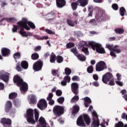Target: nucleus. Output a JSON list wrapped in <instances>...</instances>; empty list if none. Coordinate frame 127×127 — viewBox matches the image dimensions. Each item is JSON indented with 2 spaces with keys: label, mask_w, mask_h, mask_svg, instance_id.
<instances>
[{
  "label": "nucleus",
  "mask_w": 127,
  "mask_h": 127,
  "mask_svg": "<svg viewBox=\"0 0 127 127\" xmlns=\"http://www.w3.org/2000/svg\"><path fill=\"white\" fill-rule=\"evenodd\" d=\"M43 66V61L41 60H39L34 64L33 68L34 71H40L42 69Z\"/></svg>",
  "instance_id": "7"
},
{
  "label": "nucleus",
  "mask_w": 127,
  "mask_h": 127,
  "mask_svg": "<svg viewBox=\"0 0 127 127\" xmlns=\"http://www.w3.org/2000/svg\"><path fill=\"white\" fill-rule=\"evenodd\" d=\"M106 47L107 48H108V49H109V50H112L113 51V50L114 49V47H113L112 45H106Z\"/></svg>",
  "instance_id": "63"
},
{
  "label": "nucleus",
  "mask_w": 127,
  "mask_h": 127,
  "mask_svg": "<svg viewBox=\"0 0 127 127\" xmlns=\"http://www.w3.org/2000/svg\"><path fill=\"white\" fill-rule=\"evenodd\" d=\"M53 113L55 116L59 117L64 114V107L59 105H56L53 108Z\"/></svg>",
  "instance_id": "4"
},
{
  "label": "nucleus",
  "mask_w": 127,
  "mask_h": 127,
  "mask_svg": "<svg viewBox=\"0 0 127 127\" xmlns=\"http://www.w3.org/2000/svg\"><path fill=\"white\" fill-rule=\"evenodd\" d=\"M18 22L25 27H26L27 26L30 27V28H32V29H35L36 28L34 23L30 21H28L27 18H22V20L19 21Z\"/></svg>",
  "instance_id": "3"
},
{
  "label": "nucleus",
  "mask_w": 127,
  "mask_h": 127,
  "mask_svg": "<svg viewBox=\"0 0 127 127\" xmlns=\"http://www.w3.org/2000/svg\"><path fill=\"white\" fill-rule=\"evenodd\" d=\"M117 47H119V46H118V45L115 46L113 47V49L112 51H113L114 52H116L118 54L121 53V52H122V51L120 49H117Z\"/></svg>",
  "instance_id": "47"
},
{
  "label": "nucleus",
  "mask_w": 127,
  "mask_h": 127,
  "mask_svg": "<svg viewBox=\"0 0 127 127\" xmlns=\"http://www.w3.org/2000/svg\"><path fill=\"white\" fill-rule=\"evenodd\" d=\"M3 21H7V22H12V23H14V22H16L17 20L13 17H11L8 19L6 18H3L0 20V23H1Z\"/></svg>",
  "instance_id": "18"
},
{
  "label": "nucleus",
  "mask_w": 127,
  "mask_h": 127,
  "mask_svg": "<svg viewBox=\"0 0 127 127\" xmlns=\"http://www.w3.org/2000/svg\"><path fill=\"white\" fill-rule=\"evenodd\" d=\"M50 61L51 63H55V61H56V55L54 53H52L50 57Z\"/></svg>",
  "instance_id": "26"
},
{
  "label": "nucleus",
  "mask_w": 127,
  "mask_h": 127,
  "mask_svg": "<svg viewBox=\"0 0 127 127\" xmlns=\"http://www.w3.org/2000/svg\"><path fill=\"white\" fill-rule=\"evenodd\" d=\"M71 89L72 93L74 95H78L79 94V84L77 82H73L71 84Z\"/></svg>",
  "instance_id": "11"
},
{
  "label": "nucleus",
  "mask_w": 127,
  "mask_h": 127,
  "mask_svg": "<svg viewBox=\"0 0 127 127\" xmlns=\"http://www.w3.org/2000/svg\"><path fill=\"white\" fill-rule=\"evenodd\" d=\"M79 47H82V48H84L85 46H88V44L87 43V42L82 41L79 44Z\"/></svg>",
  "instance_id": "46"
},
{
  "label": "nucleus",
  "mask_w": 127,
  "mask_h": 127,
  "mask_svg": "<svg viewBox=\"0 0 127 127\" xmlns=\"http://www.w3.org/2000/svg\"><path fill=\"white\" fill-rule=\"evenodd\" d=\"M88 45L91 46L93 50H96V52H97V53H99L100 54H106L105 49H104V48L102 47V45L100 44H98L95 42H89Z\"/></svg>",
  "instance_id": "2"
},
{
  "label": "nucleus",
  "mask_w": 127,
  "mask_h": 127,
  "mask_svg": "<svg viewBox=\"0 0 127 127\" xmlns=\"http://www.w3.org/2000/svg\"><path fill=\"white\" fill-rule=\"evenodd\" d=\"M13 82L16 84V85L18 87L23 82V79L19 76L18 75H14L13 79Z\"/></svg>",
  "instance_id": "12"
},
{
  "label": "nucleus",
  "mask_w": 127,
  "mask_h": 127,
  "mask_svg": "<svg viewBox=\"0 0 127 127\" xmlns=\"http://www.w3.org/2000/svg\"><path fill=\"white\" fill-rule=\"evenodd\" d=\"M106 68V63L103 61H100L98 62L95 66L96 71L97 72H101V71H103Z\"/></svg>",
  "instance_id": "8"
},
{
  "label": "nucleus",
  "mask_w": 127,
  "mask_h": 127,
  "mask_svg": "<svg viewBox=\"0 0 127 127\" xmlns=\"http://www.w3.org/2000/svg\"><path fill=\"white\" fill-rule=\"evenodd\" d=\"M27 121L30 124H35V120L33 119V110L29 109L27 110Z\"/></svg>",
  "instance_id": "5"
},
{
  "label": "nucleus",
  "mask_w": 127,
  "mask_h": 127,
  "mask_svg": "<svg viewBox=\"0 0 127 127\" xmlns=\"http://www.w3.org/2000/svg\"><path fill=\"white\" fill-rule=\"evenodd\" d=\"M45 31H46V33H48V34H55V32L50 29H45Z\"/></svg>",
  "instance_id": "57"
},
{
  "label": "nucleus",
  "mask_w": 127,
  "mask_h": 127,
  "mask_svg": "<svg viewBox=\"0 0 127 127\" xmlns=\"http://www.w3.org/2000/svg\"><path fill=\"white\" fill-rule=\"evenodd\" d=\"M16 97H17V93L15 92H12L9 94V100H14Z\"/></svg>",
  "instance_id": "33"
},
{
  "label": "nucleus",
  "mask_w": 127,
  "mask_h": 127,
  "mask_svg": "<svg viewBox=\"0 0 127 127\" xmlns=\"http://www.w3.org/2000/svg\"><path fill=\"white\" fill-rule=\"evenodd\" d=\"M115 32L117 34H123L125 32V29L122 28H117L115 29Z\"/></svg>",
  "instance_id": "29"
},
{
  "label": "nucleus",
  "mask_w": 127,
  "mask_h": 127,
  "mask_svg": "<svg viewBox=\"0 0 127 127\" xmlns=\"http://www.w3.org/2000/svg\"><path fill=\"white\" fill-rule=\"evenodd\" d=\"M17 24L19 25V27H20L19 34L23 36V37H27V33L24 31V29H26V30H30V27H28L27 26L24 27L19 22H17Z\"/></svg>",
  "instance_id": "6"
},
{
  "label": "nucleus",
  "mask_w": 127,
  "mask_h": 127,
  "mask_svg": "<svg viewBox=\"0 0 127 127\" xmlns=\"http://www.w3.org/2000/svg\"><path fill=\"white\" fill-rule=\"evenodd\" d=\"M73 110H72V115H76L80 110V108L77 105L73 106Z\"/></svg>",
  "instance_id": "31"
},
{
  "label": "nucleus",
  "mask_w": 127,
  "mask_h": 127,
  "mask_svg": "<svg viewBox=\"0 0 127 127\" xmlns=\"http://www.w3.org/2000/svg\"><path fill=\"white\" fill-rule=\"evenodd\" d=\"M66 22L69 26H71V27H73V26H75V22L72 20H71L70 19H68L66 20Z\"/></svg>",
  "instance_id": "35"
},
{
  "label": "nucleus",
  "mask_w": 127,
  "mask_h": 127,
  "mask_svg": "<svg viewBox=\"0 0 127 127\" xmlns=\"http://www.w3.org/2000/svg\"><path fill=\"white\" fill-rule=\"evenodd\" d=\"M64 60V59L63 58V57H62V56H58L57 57V62H58V63H62Z\"/></svg>",
  "instance_id": "40"
},
{
  "label": "nucleus",
  "mask_w": 127,
  "mask_h": 127,
  "mask_svg": "<svg viewBox=\"0 0 127 127\" xmlns=\"http://www.w3.org/2000/svg\"><path fill=\"white\" fill-rule=\"evenodd\" d=\"M16 69L18 72H21L22 70L21 69V67H20V63L18 62L16 64Z\"/></svg>",
  "instance_id": "45"
},
{
  "label": "nucleus",
  "mask_w": 127,
  "mask_h": 127,
  "mask_svg": "<svg viewBox=\"0 0 127 127\" xmlns=\"http://www.w3.org/2000/svg\"><path fill=\"white\" fill-rule=\"evenodd\" d=\"M84 106L86 108H88L90 106V104L92 103V100L88 97H86L84 98Z\"/></svg>",
  "instance_id": "21"
},
{
  "label": "nucleus",
  "mask_w": 127,
  "mask_h": 127,
  "mask_svg": "<svg viewBox=\"0 0 127 127\" xmlns=\"http://www.w3.org/2000/svg\"><path fill=\"white\" fill-rule=\"evenodd\" d=\"M64 80L66 82V83H70L71 81V77L69 75H66L64 78Z\"/></svg>",
  "instance_id": "54"
},
{
  "label": "nucleus",
  "mask_w": 127,
  "mask_h": 127,
  "mask_svg": "<svg viewBox=\"0 0 127 127\" xmlns=\"http://www.w3.org/2000/svg\"><path fill=\"white\" fill-rule=\"evenodd\" d=\"M64 73L66 76H69V75L72 73V70L68 67H65L64 69Z\"/></svg>",
  "instance_id": "38"
},
{
  "label": "nucleus",
  "mask_w": 127,
  "mask_h": 127,
  "mask_svg": "<svg viewBox=\"0 0 127 127\" xmlns=\"http://www.w3.org/2000/svg\"><path fill=\"white\" fill-rule=\"evenodd\" d=\"M56 4L58 7L61 8L66 5V1L65 0H56Z\"/></svg>",
  "instance_id": "17"
},
{
  "label": "nucleus",
  "mask_w": 127,
  "mask_h": 127,
  "mask_svg": "<svg viewBox=\"0 0 127 127\" xmlns=\"http://www.w3.org/2000/svg\"><path fill=\"white\" fill-rule=\"evenodd\" d=\"M34 50L36 52H37L38 51H40V50H41V46H38L35 47Z\"/></svg>",
  "instance_id": "61"
},
{
  "label": "nucleus",
  "mask_w": 127,
  "mask_h": 127,
  "mask_svg": "<svg viewBox=\"0 0 127 127\" xmlns=\"http://www.w3.org/2000/svg\"><path fill=\"white\" fill-rule=\"evenodd\" d=\"M77 1L79 3H80V6H86L87 4H88V2H89V0H77Z\"/></svg>",
  "instance_id": "24"
},
{
  "label": "nucleus",
  "mask_w": 127,
  "mask_h": 127,
  "mask_svg": "<svg viewBox=\"0 0 127 127\" xmlns=\"http://www.w3.org/2000/svg\"><path fill=\"white\" fill-rule=\"evenodd\" d=\"M13 104L16 107V108H18L20 107L21 105V102L18 99H14L13 100Z\"/></svg>",
  "instance_id": "23"
},
{
  "label": "nucleus",
  "mask_w": 127,
  "mask_h": 127,
  "mask_svg": "<svg viewBox=\"0 0 127 127\" xmlns=\"http://www.w3.org/2000/svg\"><path fill=\"white\" fill-rule=\"evenodd\" d=\"M64 101H65V99L63 97H60L57 99V102L59 104H63L64 103Z\"/></svg>",
  "instance_id": "49"
},
{
  "label": "nucleus",
  "mask_w": 127,
  "mask_h": 127,
  "mask_svg": "<svg viewBox=\"0 0 127 127\" xmlns=\"http://www.w3.org/2000/svg\"><path fill=\"white\" fill-rule=\"evenodd\" d=\"M21 92H27L28 91V84L23 81L19 86Z\"/></svg>",
  "instance_id": "15"
},
{
  "label": "nucleus",
  "mask_w": 127,
  "mask_h": 127,
  "mask_svg": "<svg viewBox=\"0 0 127 127\" xmlns=\"http://www.w3.org/2000/svg\"><path fill=\"white\" fill-rule=\"evenodd\" d=\"M56 94L58 97H60L62 96V91L61 90L58 89L56 91Z\"/></svg>",
  "instance_id": "60"
},
{
  "label": "nucleus",
  "mask_w": 127,
  "mask_h": 127,
  "mask_svg": "<svg viewBox=\"0 0 127 127\" xmlns=\"http://www.w3.org/2000/svg\"><path fill=\"white\" fill-rule=\"evenodd\" d=\"M102 82L104 84H108L109 82V85L110 86H115V78H114V76L111 73V72H107L102 76Z\"/></svg>",
  "instance_id": "1"
},
{
  "label": "nucleus",
  "mask_w": 127,
  "mask_h": 127,
  "mask_svg": "<svg viewBox=\"0 0 127 127\" xmlns=\"http://www.w3.org/2000/svg\"><path fill=\"white\" fill-rule=\"evenodd\" d=\"M91 126V127H100V120L99 119H93V122Z\"/></svg>",
  "instance_id": "22"
},
{
  "label": "nucleus",
  "mask_w": 127,
  "mask_h": 127,
  "mask_svg": "<svg viewBox=\"0 0 127 127\" xmlns=\"http://www.w3.org/2000/svg\"><path fill=\"white\" fill-rule=\"evenodd\" d=\"M87 71L89 74H92L94 72V67L92 65H90L87 67Z\"/></svg>",
  "instance_id": "41"
},
{
  "label": "nucleus",
  "mask_w": 127,
  "mask_h": 127,
  "mask_svg": "<svg viewBox=\"0 0 127 127\" xmlns=\"http://www.w3.org/2000/svg\"><path fill=\"white\" fill-rule=\"evenodd\" d=\"M93 116V120H99V117L98 116V114L96 112H93L92 113Z\"/></svg>",
  "instance_id": "56"
},
{
  "label": "nucleus",
  "mask_w": 127,
  "mask_h": 127,
  "mask_svg": "<svg viewBox=\"0 0 127 127\" xmlns=\"http://www.w3.org/2000/svg\"><path fill=\"white\" fill-rule=\"evenodd\" d=\"M98 13L97 14V17H98V19H100V21H102V20H104V19H106V17L107 15L105 13V11L101 8H98Z\"/></svg>",
  "instance_id": "10"
},
{
  "label": "nucleus",
  "mask_w": 127,
  "mask_h": 127,
  "mask_svg": "<svg viewBox=\"0 0 127 127\" xmlns=\"http://www.w3.org/2000/svg\"><path fill=\"white\" fill-rule=\"evenodd\" d=\"M37 107L40 109V110H41V111L45 110L46 108H47V102H46V100L44 99H41L40 100L37 104Z\"/></svg>",
  "instance_id": "9"
},
{
  "label": "nucleus",
  "mask_w": 127,
  "mask_h": 127,
  "mask_svg": "<svg viewBox=\"0 0 127 127\" xmlns=\"http://www.w3.org/2000/svg\"><path fill=\"white\" fill-rule=\"evenodd\" d=\"M39 58V55L38 53H34L31 55L32 60H37Z\"/></svg>",
  "instance_id": "36"
},
{
  "label": "nucleus",
  "mask_w": 127,
  "mask_h": 127,
  "mask_svg": "<svg viewBox=\"0 0 127 127\" xmlns=\"http://www.w3.org/2000/svg\"><path fill=\"white\" fill-rule=\"evenodd\" d=\"M70 51L72 52V53H73L75 56H76L79 54L78 51H77V48L76 47L71 49Z\"/></svg>",
  "instance_id": "44"
},
{
  "label": "nucleus",
  "mask_w": 127,
  "mask_h": 127,
  "mask_svg": "<svg viewBox=\"0 0 127 127\" xmlns=\"http://www.w3.org/2000/svg\"><path fill=\"white\" fill-rule=\"evenodd\" d=\"M48 16V20H52L53 19H54L55 18V14H49Z\"/></svg>",
  "instance_id": "48"
},
{
  "label": "nucleus",
  "mask_w": 127,
  "mask_h": 127,
  "mask_svg": "<svg viewBox=\"0 0 127 127\" xmlns=\"http://www.w3.org/2000/svg\"><path fill=\"white\" fill-rule=\"evenodd\" d=\"M2 81H4V82H8V80H9V75H8V73L7 74H2Z\"/></svg>",
  "instance_id": "25"
},
{
  "label": "nucleus",
  "mask_w": 127,
  "mask_h": 127,
  "mask_svg": "<svg viewBox=\"0 0 127 127\" xmlns=\"http://www.w3.org/2000/svg\"><path fill=\"white\" fill-rule=\"evenodd\" d=\"M53 93H49L48 97L47 98V101H51L53 98Z\"/></svg>",
  "instance_id": "59"
},
{
  "label": "nucleus",
  "mask_w": 127,
  "mask_h": 127,
  "mask_svg": "<svg viewBox=\"0 0 127 127\" xmlns=\"http://www.w3.org/2000/svg\"><path fill=\"white\" fill-rule=\"evenodd\" d=\"M82 52H84L85 55H89V51L88 50V48L83 47L81 50Z\"/></svg>",
  "instance_id": "51"
},
{
  "label": "nucleus",
  "mask_w": 127,
  "mask_h": 127,
  "mask_svg": "<svg viewBox=\"0 0 127 127\" xmlns=\"http://www.w3.org/2000/svg\"><path fill=\"white\" fill-rule=\"evenodd\" d=\"M39 122L42 126L41 127H46V123H45V119H44V118L41 117L39 119Z\"/></svg>",
  "instance_id": "30"
},
{
  "label": "nucleus",
  "mask_w": 127,
  "mask_h": 127,
  "mask_svg": "<svg viewBox=\"0 0 127 127\" xmlns=\"http://www.w3.org/2000/svg\"><path fill=\"white\" fill-rule=\"evenodd\" d=\"M76 124L78 127H85L86 124L84 122V119H83V116L80 115L79 118L77 119Z\"/></svg>",
  "instance_id": "14"
},
{
  "label": "nucleus",
  "mask_w": 127,
  "mask_h": 127,
  "mask_svg": "<svg viewBox=\"0 0 127 127\" xmlns=\"http://www.w3.org/2000/svg\"><path fill=\"white\" fill-rule=\"evenodd\" d=\"M34 112H35V121H36V122H38V119L39 118V112H38V110H37V109H35L34 110Z\"/></svg>",
  "instance_id": "39"
},
{
  "label": "nucleus",
  "mask_w": 127,
  "mask_h": 127,
  "mask_svg": "<svg viewBox=\"0 0 127 127\" xmlns=\"http://www.w3.org/2000/svg\"><path fill=\"white\" fill-rule=\"evenodd\" d=\"M76 57H77L78 59H79V60L80 61H86V57L83 55L78 54L76 56Z\"/></svg>",
  "instance_id": "34"
},
{
  "label": "nucleus",
  "mask_w": 127,
  "mask_h": 127,
  "mask_svg": "<svg viewBox=\"0 0 127 127\" xmlns=\"http://www.w3.org/2000/svg\"><path fill=\"white\" fill-rule=\"evenodd\" d=\"M57 73H58V70L53 69L52 70V74L53 76H56V75H57Z\"/></svg>",
  "instance_id": "62"
},
{
  "label": "nucleus",
  "mask_w": 127,
  "mask_h": 127,
  "mask_svg": "<svg viewBox=\"0 0 127 127\" xmlns=\"http://www.w3.org/2000/svg\"><path fill=\"white\" fill-rule=\"evenodd\" d=\"M75 46V44L72 42H69L66 44V47L67 49H70V48H72V47H74Z\"/></svg>",
  "instance_id": "42"
},
{
  "label": "nucleus",
  "mask_w": 127,
  "mask_h": 127,
  "mask_svg": "<svg viewBox=\"0 0 127 127\" xmlns=\"http://www.w3.org/2000/svg\"><path fill=\"white\" fill-rule=\"evenodd\" d=\"M72 81L78 82L80 81V77L77 75H74L71 78Z\"/></svg>",
  "instance_id": "52"
},
{
  "label": "nucleus",
  "mask_w": 127,
  "mask_h": 127,
  "mask_svg": "<svg viewBox=\"0 0 127 127\" xmlns=\"http://www.w3.org/2000/svg\"><path fill=\"white\" fill-rule=\"evenodd\" d=\"M13 28H12V31L14 33L17 32V29H18V28H20V27H19V25H13Z\"/></svg>",
  "instance_id": "50"
},
{
  "label": "nucleus",
  "mask_w": 127,
  "mask_h": 127,
  "mask_svg": "<svg viewBox=\"0 0 127 127\" xmlns=\"http://www.w3.org/2000/svg\"><path fill=\"white\" fill-rule=\"evenodd\" d=\"M112 7L114 10H118L119 9V5L117 3H113Z\"/></svg>",
  "instance_id": "58"
},
{
  "label": "nucleus",
  "mask_w": 127,
  "mask_h": 127,
  "mask_svg": "<svg viewBox=\"0 0 127 127\" xmlns=\"http://www.w3.org/2000/svg\"><path fill=\"white\" fill-rule=\"evenodd\" d=\"M13 56L14 59H19L20 58V53L19 52L15 53Z\"/></svg>",
  "instance_id": "53"
},
{
  "label": "nucleus",
  "mask_w": 127,
  "mask_h": 127,
  "mask_svg": "<svg viewBox=\"0 0 127 127\" xmlns=\"http://www.w3.org/2000/svg\"><path fill=\"white\" fill-rule=\"evenodd\" d=\"M1 53L3 57H8L10 55V50L7 48H2L1 49Z\"/></svg>",
  "instance_id": "13"
},
{
  "label": "nucleus",
  "mask_w": 127,
  "mask_h": 127,
  "mask_svg": "<svg viewBox=\"0 0 127 127\" xmlns=\"http://www.w3.org/2000/svg\"><path fill=\"white\" fill-rule=\"evenodd\" d=\"M79 100V96L75 95L70 100L71 103H74L75 101Z\"/></svg>",
  "instance_id": "55"
},
{
  "label": "nucleus",
  "mask_w": 127,
  "mask_h": 127,
  "mask_svg": "<svg viewBox=\"0 0 127 127\" xmlns=\"http://www.w3.org/2000/svg\"><path fill=\"white\" fill-rule=\"evenodd\" d=\"M21 66L23 69L28 68V63L26 61H22L21 63Z\"/></svg>",
  "instance_id": "27"
},
{
  "label": "nucleus",
  "mask_w": 127,
  "mask_h": 127,
  "mask_svg": "<svg viewBox=\"0 0 127 127\" xmlns=\"http://www.w3.org/2000/svg\"><path fill=\"white\" fill-rule=\"evenodd\" d=\"M79 5V3L78 2H72L71 3V7L73 9V10H76L77 9V7H78V5Z\"/></svg>",
  "instance_id": "37"
},
{
  "label": "nucleus",
  "mask_w": 127,
  "mask_h": 127,
  "mask_svg": "<svg viewBox=\"0 0 127 127\" xmlns=\"http://www.w3.org/2000/svg\"><path fill=\"white\" fill-rule=\"evenodd\" d=\"M120 13L121 16H125V15L126 14V13H127V10H126V8H125V7H120Z\"/></svg>",
  "instance_id": "32"
},
{
  "label": "nucleus",
  "mask_w": 127,
  "mask_h": 127,
  "mask_svg": "<svg viewBox=\"0 0 127 127\" xmlns=\"http://www.w3.org/2000/svg\"><path fill=\"white\" fill-rule=\"evenodd\" d=\"M0 122L1 124L3 125H7V126L11 125V120L9 119H5V118H2Z\"/></svg>",
  "instance_id": "20"
},
{
  "label": "nucleus",
  "mask_w": 127,
  "mask_h": 127,
  "mask_svg": "<svg viewBox=\"0 0 127 127\" xmlns=\"http://www.w3.org/2000/svg\"><path fill=\"white\" fill-rule=\"evenodd\" d=\"M125 125L123 122L119 121L118 123L116 124L114 127H124Z\"/></svg>",
  "instance_id": "43"
},
{
  "label": "nucleus",
  "mask_w": 127,
  "mask_h": 127,
  "mask_svg": "<svg viewBox=\"0 0 127 127\" xmlns=\"http://www.w3.org/2000/svg\"><path fill=\"white\" fill-rule=\"evenodd\" d=\"M96 21L95 19H92L89 21V23H91V24H93V25H95V24L96 23Z\"/></svg>",
  "instance_id": "64"
},
{
  "label": "nucleus",
  "mask_w": 127,
  "mask_h": 127,
  "mask_svg": "<svg viewBox=\"0 0 127 127\" xmlns=\"http://www.w3.org/2000/svg\"><path fill=\"white\" fill-rule=\"evenodd\" d=\"M30 102L31 104H33L34 105L36 104V103H37V98H36V96L31 95L30 98Z\"/></svg>",
  "instance_id": "28"
},
{
  "label": "nucleus",
  "mask_w": 127,
  "mask_h": 127,
  "mask_svg": "<svg viewBox=\"0 0 127 127\" xmlns=\"http://www.w3.org/2000/svg\"><path fill=\"white\" fill-rule=\"evenodd\" d=\"M12 108V103L10 101H7L6 103V105L5 107V111L6 113H8L10 110V108Z\"/></svg>",
  "instance_id": "19"
},
{
  "label": "nucleus",
  "mask_w": 127,
  "mask_h": 127,
  "mask_svg": "<svg viewBox=\"0 0 127 127\" xmlns=\"http://www.w3.org/2000/svg\"><path fill=\"white\" fill-rule=\"evenodd\" d=\"M82 116V119H83L84 122L87 125V126H90L91 124V118L88 114H84Z\"/></svg>",
  "instance_id": "16"
}]
</instances>
